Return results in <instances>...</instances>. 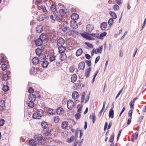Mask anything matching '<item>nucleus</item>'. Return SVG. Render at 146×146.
I'll list each match as a JSON object with an SVG mask.
<instances>
[{"label": "nucleus", "instance_id": "1", "mask_svg": "<svg viewBox=\"0 0 146 146\" xmlns=\"http://www.w3.org/2000/svg\"><path fill=\"white\" fill-rule=\"evenodd\" d=\"M59 14L58 15H56L55 16L56 18V20L60 22V24H59L60 27V29L64 32H66L67 31L68 28L67 27V23L64 22L62 20V18L64 17V15L66 14V12L64 9H61L59 10Z\"/></svg>", "mask_w": 146, "mask_h": 146}, {"label": "nucleus", "instance_id": "2", "mask_svg": "<svg viewBox=\"0 0 146 146\" xmlns=\"http://www.w3.org/2000/svg\"><path fill=\"white\" fill-rule=\"evenodd\" d=\"M44 114V111L41 109H39L36 113H34L33 115V117L35 119H40Z\"/></svg>", "mask_w": 146, "mask_h": 146}, {"label": "nucleus", "instance_id": "3", "mask_svg": "<svg viewBox=\"0 0 146 146\" xmlns=\"http://www.w3.org/2000/svg\"><path fill=\"white\" fill-rule=\"evenodd\" d=\"M46 38V36L43 35L42 34L40 35L39 38L37 39L35 41V44L37 46H39L41 45L43 43V40H45Z\"/></svg>", "mask_w": 146, "mask_h": 146}, {"label": "nucleus", "instance_id": "4", "mask_svg": "<svg viewBox=\"0 0 146 146\" xmlns=\"http://www.w3.org/2000/svg\"><path fill=\"white\" fill-rule=\"evenodd\" d=\"M35 138L36 139H37L41 145H43L44 143L43 142H44V141L43 140V137L42 135L40 134H37L35 136Z\"/></svg>", "mask_w": 146, "mask_h": 146}, {"label": "nucleus", "instance_id": "5", "mask_svg": "<svg viewBox=\"0 0 146 146\" xmlns=\"http://www.w3.org/2000/svg\"><path fill=\"white\" fill-rule=\"evenodd\" d=\"M74 102L71 100H69L67 103V107L68 108L69 110H72L74 107Z\"/></svg>", "mask_w": 146, "mask_h": 146}, {"label": "nucleus", "instance_id": "6", "mask_svg": "<svg viewBox=\"0 0 146 146\" xmlns=\"http://www.w3.org/2000/svg\"><path fill=\"white\" fill-rule=\"evenodd\" d=\"M70 25L72 28L75 29H76L78 27L77 23L74 20L71 21H70Z\"/></svg>", "mask_w": 146, "mask_h": 146}, {"label": "nucleus", "instance_id": "7", "mask_svg": "<svg viewBox=\"0 0 146 146\" xmlns=\"http://www.w3.org/2000/svg\"><path fill=\"white\" fill-rule=\"evenodd\" d=\"M65 41L64 39L62 38H60L57 40V44L58 46H62L64 44Z\"/></svg>", "mask_w": 146, "mask_h": 146}, {"label": "nucleus", "instance_id": "8", "mask_svg": "<svg viewBox=\"0 0 146 146\" xmlns=\"http://www.w3.org/2000/svg\"><path fill=\"white\" fill-rule=\"evenodd\" d=\"M94 28L93 25L92 24H89L87 26L86 30L87 32H91Z\"/></svg>", "mask_w": 146, "mask_h": 146}, {"label": "nucleus", "instance_id": "9", "mask_svg": "<svg viewBox=\"0 0 146 146\" xmlns=\"http://www.w3.org/2000/svg\"><path fill=\"white\" fill-rule=\"evenodd\" d=\"M68 125V122L66 121L62 122L61 124V126L62 128L64 129H66Z\"/></svg>", "mask_w": 146, "mask_h": 146}, {"label": "nucleus", "instance_id": "10", "mask_svg": "<svg viewBox=\"0 0 146 146\" xmlns=\"http://www.w3.org/2000/svg\"><path fill=\"white\" fill-rule=\"evenodd\" d=\"M36 31L37 33H42L43 31L42 26L40 25H38L36 28Z\"/></svg>", "mask_w": 146, "mask_h": 146}, {"label": "nucleus", "instance_id": "11", "mask_svg": "<svg viewBox=\"0 0 146 146\" xmlns=\"http://www.w3.org/2000/svg\"><path fill=\"white\" fill-rule=\"evenodd\" d=\"M71 17L73 20L75 21V20L78 19L79 18L78 15L76 13H73L71 16Z\"/></svg>", "mask_w": 146, "mask_h": 146}, {"label": "nucleus", "instance_id": "12", "mask_svg": "<svg viewBox=\"0 0 146 146\" xmlns=\"http://www.w3.org/2000/svg\"><path fill=\"white\" fill-rule=\"evenodd\" d=\"M85 67V62H82L79 63L78 65V69L80 70H83Z\"/></svg>", "mask_w": 146, "mask_h": 146}, {"label": "nucleus", "instance_id": "13", "mask_svg": "<svg viewBox=\"0 0 146 146\" xmlns=\"http://www.w3.org/2000/svg\"><path fill=\"white\" fill-rule=\"evenodd\" d=\"M61 60L62 61H63L66 60L67 58L66 56L65 53H60V55Z\"/></svg>", "mask_w": 146, "mask_h": 146}, {"label": "nucleus", "instance_id": "14", "mask_svg": "<svg viewBox=\"0 0 146 146\" xmlns=\"http://www.w3.org/2000/svg\"><path fill=\"white\" fill-rule=\"evenodd\" d=\"M59 52V53H64V52L66 49V48L64 46H59L58 48Z\"/></svg>", "mask_w": 146, "mask_h": 146}, {"label": "nucleus", "instance_id": "15", "mask_svg": "<svg viewBox=\"0 0 146 146\" xmlns=\"http://www.w3.org/2000/svg\"><path fill=\"white\" fill-rule=\"evenodd\" d=\"M107 25V23L103 22L100 25V28L102 30H105L106 28Z\"/></svg>", "mask_w": 146, "mask_h": 146}, {"label": "nucleus", "instance_id": "16", "mask_svg": "<svg viewBox=\"0 0 146 146\" xmlns=\"http://www.w3.org/2000/svg\"><path fill=\"white\" fill-rule=\"evenodd\" d=\"M76 139L74 136H72L69 139H67V142L68 143L74 142L76 140Z\"/></svg>", "mask_w": 146, "mask_h": 146}, {"label": "nucleus", "instance_id": "17", "mask_svg": "<svg viewBox=\"0 0 146 146\" xmlns=\"http://www.w3.org/2000/svg\"><path fill=\"white\" fill-rule=\"evenodd\" d=\"M77 77L76 75L75 74H73L71 78V82L72 83H74L77 80Z\"/></svg>", "mask_w": 146, "mask_h": 146}, {"label": "nucleus", "instance_id": "18", "mask_svg": "<svg viewBox=\"0 0 146 146\" xmlns=\"http://www.w3.org/2000/svg\"><path fill=\"white\" fill-rule=\"evenodd\" d=\"M79 94L77 92L75 91L72 92V97L73 99L77 98L79 97Z\"/></svg>", "mask_w": 146, "mask_h": 146}, {"label": "nucleus", "instance_id": "19", "mask_svg": "<svg viewBox=\"0 0 146 146\" xmlns=\"http://www.w3.org/2000/svg\"><path fill=\"white\" fill-rule=\"evenodd\" d=\"M29 145H31L35 146L37 145V142L36 141H35L34 140L32 139L29 141Z\"/></svg>", "mask_w": 146, "mask_h": 146}, {"label": "nucleus", "instance_id": "20", "mask_svg": "<svg viewBox=\"0 0 146 146\" xmlns=\"http://www.w3.org/2000/svg\"><path fill=\"white\" fill-rule=\"evenodd\" d=\"M49 64L48 62L47 61H42L41 66L44 68H46Z\"/></svg>", "mask_w": 146, "mask_h": 146}, {"label": "nucleus", "instance_id": "21", "mask_svg": "<svg viewBox=\"0 0 146 146\" xmlns=\"http://www.w3.org/2000/svg\"><path fill=\"white\" fill-rule=\"evenodd\" d=\"M32 62L33 64L36 65L39 63V60L38 58L35 57L33 58Z\"/></svg>", "mask_w": 146, "mask_h": 146}, {"label": "nucleus", "instance_id": "22", "mask_svg": "<svg viewBox=\"0 0 146 146\" xmlns=\"http://www.w3.org/2000/svg\"><path fill=\"white\" fill-rule=\"evenodd\" d=\"M91 70V67L88 68L86 70L85 73V76L86 77H88L90 76V73Z\"/></svg>", "mask_w": 146, "mask_h": 146}, {"label": "nucleus", "instance_id": "23", "mask_svg": "<svg viewBox=\"0 0 146 146\" xmlns=\"http://www.w3.org/2000/svg\"><path fill=\"white\" fill-rule=\"evenodd\" d=\"M83 50L82 49L80 48L76 52V55L77 56H80L82 53Z\"/></svg>", "mask_w": 146, "mask_h": 146}, {"label": "nucleus", "instance_id": "24", "mask_svg": "<svg viewBox=\"0 0 146 146\" xmlns=\"http://www.w3.org/2000/svg\"><path fill=\"white\" fill-rule=\"evenodd\" d=\"M42 127L44 129H46L48 127V124L45 121H42L41 123Z\"/></svg>", "mask_w": 146, "mask_h": 146}, {"label": "nucleus", "instance_id": "25", "mask_svg": "<svg viewBox=\"0 0 146 146\" xmlns=\"http://www.w3.org/2000/svg\"><path fill=\"white\" fill-rule=\"evenodd\" d=\"M29 98V100L35 101L36 99V96L34 94H32L30 95V97Z\"/></svg>", "mask_w": 146, "mask_h": 146}, {"label": "nucleus", "instance_id": "26", "mask_svg": "<svg viewBox=\"0 0 146 146\" xmlns=\"http://www.w3.org/2000/svg\"><path fill=\"white\" fill-rule=\"evenodd\" d=\"M45 18V16L44 15H40L38 17V20L40 21L44 20Z\"/></svg>", "mask_w": 146, "mask_h": 146}, {"label": "nucleus", "instance_id": "27", "mask_svg": "<svg viewBox=\"0 0 146 146\" xmlns=\"http://www.w3.org/2000/svg\"><path fill=\"white\" fill-rule=\"evenodd\" d=\"M114 116V111L112 109H111L109 112V117L113 118Z\"/></svg>", "mask_w": 146, "mask_h": 146}, {"label": "nucleus", "instance_id": "28", "mask_svg": "<svg viewBox=\"0 0 146 146\" xmlns=\"http://www.w3.org/2000/svg\"><path fill=\"white\" fill-rule=\"evenodd\" d=\"M43 133L46 136H49L51 135V130L49 129H48L47 131H44Z\"/></svg>", "mask_w": 146, "mask_h": 146}, {"label": "nucleus", "instance_id": "29", "mask_svg": "<svg viewBox=\"0 0 146 146\" xmlns=\"http://www.w3.org/2000/svg\"><path fill=\"white\" fill-rule=\"evenodd\" d=\"M109 14L113 19H115L117 18V15L115 12L112 11H110L109 12Z\"/></svg>", "mask_w": 146, "mask_h": 146}, {"label": "nucleus", "instance_id": "30", "mask_svg": "<svg viewBox=\"0 0 146 146\" xmlns=\"http://www.w3.org/2000/svg\"><path fill=\"white\" fill-rule=\"evenodd\" d=\"M63 111V109L61 107L58 108L56 109V113L58 114H60Z\"/></svg>", "mask_w": 146, "mask_h": 146}, {"label": "nucleus", "instance_id": "31", "mask_svg": "<svg viewBox=\"0 0 146 146\" xmlns=\"http://www.w3.org/2000/svg\"><path fill=\"white\" fill-rule=\"evenodd\" d=\"M35 52L36 55H38L39 56L42 54L41 50V49L39 48H37L36 49Z\"/></svg>", "mask_w": 146, "mask_h": 146}, {"label": "nucleus", "instance_id": "32", "mask_svg": "<svg viewBox=\"0 0 146 146\" xmlns=\"http://www.w3.org/2000/svg\"><path fill=\"white\" fill-rule=\"evenodd\" d=\"M36 71H35V68L33 67L32 68L30 71V74H36Z\"/></svg>", "mask_w": 146, "mask_h": 146}, {"label": "nucleus", "instance_id": "33", "mask_svg": "<svg viewBox=\"0 0 146 146\" xmlns=\"http://www.w3.org/2000/svg\"><path fill=\"white\" fill-rule=\"evenodd\" d=\"M106 103V102L105 101H104L103 102V106L102 109L101 110L100 112L98 114V115L99 117H100L101 115L102 111L105 108V106Z\"/></svg>", "mask_w": 146, "mask_h": 146}, {"label": "nucleus", "instance_id": "34", "mask_svg": "<svg viewBox=\"0 0 146 146\" xmlns=\"http://www.w3.org/2000/svg\"><path fill=\"white\" fill-rule=\"evenodd\" d=\"M33 101H31L29 102L28 104V106L31 108H33L34 107V103L33 102Z\"/></svg>", "mask_w": 146, "mask_h": 146}, {"label": "nucleus", "instance_id": "35", "mask_svg": "<svg viewBox=\"0 0 146 146\" xmlns=\"http://www.w3.org/2000/svg\"><path fill=\"white\" fill-rule=\"evenodd\" d=\"M50 9L53 12H54L56 10V6L54 5H51L50 7Z\"/></svg>", "mask_w": 146, "mask_h": 146}, {"label": "nucleus", "instance_id": "36", "mask_svg": "<svg viewBox=\"0 0 146 146\" xmlns=\"http://www.w3.org/2000/svg\"><path fill=\"white\" fill-rule=\"evenodd\" d=\"M103 49V46H99L98 48L96 49L98 53H101Z\"/></svg>", "mask_w": 146, "mask_h": 146}, {"label": "nucleus", "instance_id": "37", "mask_svg": "<svg viewBox=\"0 0 146 146\" xmlns=\"http://www.w3.org/2000/svg\"><path fill=\"white\" fill-rule=\"evenodd\" d=\"M5 102L4 100H0V107H3L5 105Z\"/></svg>", "mask_w": 146, "mask_h": 146}, {"label": "nucleus", "instance_id": "38", "mask_svg": "<svg viewBox=\"0 0 146 146\" xmlns=\"http://www.w3.org/2000/svg\"><path fill=\"white\" fill-rule=\"evenodd\" d=\"M114 133H113L111 135V136L110 137V138L109 140V141L111 143L114 140Z\"/></svg>", "mask_w": 146, "mask_h": 146}, {"label": "nucleus", "instance_id": "39", "mask_svg": "<svg viewBox=\"0 0 146 146\" xmlns=\"http://www.w3.org/2000/svg\"><path fill=\"white\" fill-rule=\"evenodd\" d=\"M39 57H40V58L41 60H44V59H45V58L46 57L45 55L44 54H41L40 55Z\"/></svg>", "mask_w": 146, "mask_h": 146}, {"label": "nucleus", "instance_id": "40", "mask_svg": "<svg viewBox=\"0 0 146 146\" xmlns=\"http://www.w3.org/2000/svg\"><path fill=\"white\" fill-rule=\"evenodd\" d=\"M56 57L54 55L52 56L49 58V60L50 62H52L55 60Z\"/></svg>", "mask_w": 146, "mask_h": 146}, {"label": "nucleus", "instance_id": "41", "mask_svg": "<svg viewBox=\"0 0 146 146\" xmlns=\"http://www.w3.org/2000/svg\"><path fill=\"white\" fill-rule=\"evenodd\" d=\"M9 88V87L7 85L4 86L3 88V90L4 92H6L8 91Z\"/></svg>", "mask_w": 146, "mask_h": 146}, {"label": "nucleus", "instance_id": "42", "mask_svg": "<svg viewBox=\"0 0 146 146\" xmlns=\"http://www.w3.org/2000/svg\"><path fill=\"white\" fill-rule=\"evenodd\" d=\"M113 22V20L112 18H110L108 20V23L110 25H111Z\"/></svg>", "mask_w": 146, "mask_h": 146}, {"label": "nucleus", "instance_id": "43", "mask_svg": "<svg viewBox=\"0 0 146 146\" xmlns=\"http://www.w3.org/2000/svg\"><path fill=\"white\" fill-rule=\"evenodd\" d=\"M54 122L56 123H57L60 120V118L58 116H56L54 117Z\"/></svg>", "mask_w": 146, "mask_h": 146}, {"label": "nucleus", "instance_id": "44", "mask_svg": "<svg viewBox=\"0 0 146 146\" xmlns=\"http://www.w3.org/2000/svg\"><path fill=\"white\" fill-rule=\"evenodd\" d=\"M2 70L3 71H5L7 69V66L5 64H3L1 66Z\"/></svg>", "mask_w": 146, "mask_h": 146}, {"label": "nucleus", "instance_id": "45", "mask_svg": "<svg viewBox=\"0 0 146 146\" xmlns=\"http://www.w3.org/2000/svg\"><path fill=\"white\" fill-rule=\"evenodd\" d=\"M81 117V114L79 113H77L75 115V117L76 120L79 119Z\"/></svg>", "mask_w": 146, "mask_h": 146}, {"label": "nucleus", "instance_id": "46", "mask_svg": "<svg viewBox=\"0 0 146 146\" xmlns=\"http://www.w3.org/2000/svg\"><path fill=\"white\" fill-rule=\"evenodd\" d=\"M8 76L6 74H4L3 76V79L5 81H7L8 79Z\"/></svg>", "mask_w": 146, "mask_h": 146}, {"label": "nucleus", "instance_id": "47", "mask_svg": "<svg viewBox=\"0 0 146 146\" xmlns=\"http://www.w3.org/2000/svg\"><path fill=\"white\" fill-rule=\"evenodd\" d=\"M96 119V117L94 113H92V120L93 123H94V121Z\"/></svg>", "mask_w": 146, "mask_h": 146}, {"label": "nucleus", "instance_id": "48", "mask_svg": "<svg viewBox=\"0 0 146 146\" xmlns=\"http://www.w3.org/2000/svg\"><path fill=\"white\" fill-rule=\"evenodd\" d=\"M90 35L92 36L95 37L96 38H99V36L97 34L92 33L90 34Z\"/></svg>", "mask_w": 146, "mask_h": 146}, {"label": "nucleus", "instance_id": "49", "mask_svg": "<svg viewBox=\"0 0 146 146\" xmlns=\"http://www.w3.org/2000/svg\"><path fill=\"white\" fill-rule=\"evenodd\" d=\"M85 62L88 66H90L91 65V61L90 60H85Z\"/></svg>", "mask_w": 146, "mask_h": 146}, {"label": "nucleus", "instance_id": "50", "mask_svg": "<svg viewBox=\"0 0 146 146\" xmlns=\"http://www.w3.org/2000/svg\"><path fill=\"white\" fill-rule=\"evenodd\" d=\"M146 18L144 19V22L143 24V25L141 27V31L144 28V27L145 25H146Z\"/></svg>", "mask_w": 146, "mask_h": 146}, {"label": "nucleus", "instance_id": "51", "mask_svg": "<svg viewBox=\"0 0 146 146\" xmlns=\"http://www.w3.org/2000/svg\"><path fill=\"white\" fill-rule=\"evenodd\" d=\"M113 9L114 10L117 11L119 9V6L117 5H115L113 6Z\"/></svg>", "mask_w": 146, "mask_h": 146}, {"label": "nucleus", "instance_id": "52", "mask_svg": "<svg viewBox=\"0 0 146 146\" xmlns=\"http://www.w3.org/2000/svg\"><path fill=\"white\" fill-rule=\"evenodd\" d=\"M85 44L86 45H87L88 47H89L90 48H92L93 47V45L92 44L90 43L87 42H85Z\"/></svg>", "mask_w": 146, "mask_h": 146}, {"label": "nucleus", "instance_id": "53", "mask_svg": "<svg viewBox=\"0 0 146 146\" xmlns=\"http://www.w3.org/2000/svg\"><path fill=\"white\" fill-rule=\"evenodd\" d=\"M28 92L31 93H33L34 92V90L31 87H30L28 90Z\"/></svg>", "mask_w": 146, "mask_h": 146}, {"label": "nucleus", "instance_id": "54", "mask_svg": "<svg viewBox=\"0 0 146 146\" xmlns=\"http://www.w3.org/2000/svg\"><path fill=\"white\" fill-rule=\"evenodd\" d=\"M107 33L106 32H104L103 33H102L100 34V36L101 37H103L105 36H106V35Z\"/></svg>", "mask_w": 146, "mask_h": 146}, {"label": "nucleus", "instance_id": "55", "mask_svg": "<svg viewBox=\"0 0 146 146\" xmlns=\"http://www.w3.org/2000/svg\"><path fill=\"white\" fill-rule=\"evenodd\" d=\"M67 31H68V32L66 33L67 34L69 35L72 34V30H70V29H69V28H68Z\"/></svg>", "mask_w": 146, "mask_h": 146}, {"label": "nucleus", "instance_id": "56", "mask_svg": "<svg viewBox=\"0 0 146 146\" xmlns=\"http://www.w3.org/2000/svg\"><path fill=\"white\" fill-rule=\"evenodd\" d=\"M5 121L3 119H1L0 120V125L1 126H2L4 124Z\"/></svg>", "mask_w": 146, "mask_h": 146}, {"label": "nucleus", "instance_id": "57", "mask_svg": "<svg viewBox=\"0 0 146 146\" xmlns=\"http://www.w3.org/2000/svg\"><path fill=\"white\" fill-rule=\"evenodd\" d=\"M74 70V68L73 66H71L69 68V71L71 73H73Z\"/></svg>", "mask_w": 146, "mask_h": 146}, {"label": "nucleus", "instance_id": "58", "mask_svg": "<svg viewBox=\"0 0 146 146\" xmlns=\"http://www.w3.org/2000/svg\"><path fill=\"white\" fill-rule=\"evenodd\" d=\"M90 95V94H88V95L87 96H86V100L85 101V103H86L88 101L89 99Z\"/></svg>", "mask_w": 146, "mask_h": 146}, {"label": "nucleus", "instance_id": "59", "mask_svg": "<svg viewBox=\"0 0 146 146\" xmlns=\"http://www.w3.org/2000/svg\"><path fill=\"white\" fill-rule=\"evenodd\" d=\"M53 111V110L51 109H49L48 111V113L50 115H52L53 114V113L52 112Z\"/></svg>", "mask_w": 146, "mask_h": 146}, {"label": "nucleus", "instance_id": "60", "mask_svg": "<svg viewBox=\"0 0 146 146\" xmlns=\"http://www.w3.org/2000/svg\"><path fill=\"white\" fill-rule=\"evenodd\" d=\"M133 113V111L131 110H130L128 112V115L130 116V117H131Z\"/></svg>", "mask_w": 146, "mask_h": 146}, {"label": "nucleus", "instance_id": "61", "mask_svg": "<svg viewBox=\"0 0 146 146\" xmlns=\"http://www.w3.org/2000/svg\"><path fill=\"white\" fill-rule=\"evenodd\" d=\"M85 56L86 59H89L90 58V56L88 54H86L85 55Z\"/></svg>", "mask_w": 146, "mask_h": 146}, {"label": "nucleus", "instance_id": "62", "mask_svg": "<svg viewBox=\"0 0 146 146\" xmlns=\"http://www.w3.org/2000/svg\"><path fill=\"white\" fill-rule=\"evenodd\" d=\"M100 56H99L96 58L95 60V64L96 63L98 62L100 59Z\"/></svg>", "mask_w": 146, "mask_h": 146}, {"label": "nucleus", "instance_id": "63", "mask_svg": "<svg viewBox=\"0 0 146 146\" xmlns=\"http://www.w3.org/2000/svg\"><path fill=\"white\" fill-rule=\"evenodd\" d=\"M6 57H3L1 58V61L2 63H3L6 61Z\"/></svg>", "mask_w": 146, "mask_h": 146}, {"label": "nucleus", "instance_id": "64", "mask_svg": "<svg viewBox=\"0 0 146 146\" xmlns=\"http://www.w3.org/2000/svg\"><path fill=\"white\" fill-rule=\"evenodd\" d=\"M88 36V35H87L86 34L84 33H82L81 34V36L84 37V38L86 39L87 38V37Z\"/></svg>", "mask_w": 146, "mask_h": 146}]
</instances>
